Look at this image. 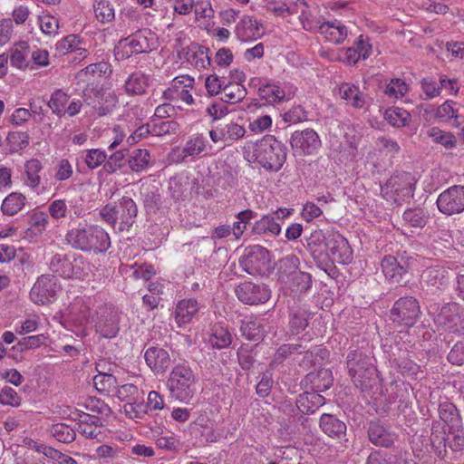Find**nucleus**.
Returning a JSON list of instances; mask_svg holds the SVG:
<instances>
[{
	"mask_svg": "<svg viewBox=\"0 0 464 464\" xmlns=\"http://www.w3.org/2000/svg\"><path fill=\"white\" fill-rule=\"evenodd\" d=\"M403 220L409 224L411 227L421 228L426 225L427 222V215L424 209L417 208H409L404 211L402 215Z\"/></svg>",
	"mask_w": 464,
	"mask_h": 464,
	"instance_id": "53",
	"label": "nucleus"
},
{
	"mask_svg": "<svg viewBox=\"0 0 464 464\" xmlns=\"http://www.w3.org/2000/svg\"><path fill=\"white\" fill-rule=\"evenodd\" d=\"M242 335L253 342H258L264 337V326L257 320L243 321L240 326Z\"/></svg>",
	"mask_w": 464,
	"mask_h": 464,
	"instance_id": "41",
	"label": "nucleus"
},
{
	"mask_svg": "<svg viewBox=\"0 0 464 464\" xmlns=\"http://www.w3.org/2000/svg\"><path fill=\"white\" fill-rule=\"evenodd\" d=\"M459 107L457 102L453 101H446L443 104L439 106L435 111V118H437L440 121H450L454 119L458 121L459 118ZM455 126H459V122L456 121L454 123Z\"/></svg>",
	"mask_w": 464,
	"mask_h": 464,
	"instance_id": "40",
	"label": "nucleus"
},
{
	"mask_svg": "<svg viewBox=\"0 0 464 464\" xmlns=\"http://www.w3.org/2000/svg\"><path fill=\"white\" fill-rule=\"evenodd\" d=\"M340 96L355 108H362L365 100L359 88L351 83H343L339 88Z\"/></svg>",
	"mask_w": 464,
	"mask_h": 464,
	"instance_id": "32",
	"label": "nucleus"
},
{
	"mask_svg": "<svg viewBox=\"0 0 464 464\" xmlns=\"http://www.w3.org/2000/svg\"><path fill=\"white\" fill-rule=\"evenodd\" d=\"M290 330L293 334H297L307 326V315L304 311L293 312L289 320Z\"/></svg>",
	"mask_w": 464,
	"mask_h": 464,
	"instance_id": "62",
	"label": "nucleus"
},
{
	"mask_svg": "<svg viewBox=\"0 0 464 464\" xmlns=\"http://www.w3.org/2000/svg\"><path fill=\"white\" fill-rule=\"evenodd\" d=\"M151 134L154 136H162L175 133L179 124L174 121L157 122L156 119L151 121Z\"/></svg>",
	"mask_w": 464,
	"mask_h": 464,
	"instance_id": "60",
	"label": "nucleus"
},
{
	"mask_svg": "<svg viewBox=\"0 0 464 464\" xmlns=\"http://www.w3.org/2000/svg\"><path fill=\"white\" fill-rule=\"evenodd\" d=\"M147 365L156 373H163L170 364L169 353L160 347L151 346L145 351Z\"/></svg>",
	"mask_w": 464,
	"mask_h": 464,
	"instance_id": "17",
	"label": "nucleus"
},
{
	"mask_svg": "<svg viewBox=\"0 0 464 464\" xmlns=\"http://www.w3.org/2000/svg\"><path fill=\"white\" fill-rule=\"evenodd\" d=\"M29 135L27 132L12 131L6 137L7 146L10 153H15L24 150L29 145Z\"/></svg>",
	"mask_w": 464,
	"mask_h": 464,
	"instance_id": "52",
	"label": "nucleus"
},
{
	"mask_svg": "<svg viewBox=\"0 0 464 464\" xmlns=\"http://www.w3.org/2000/svg\"><path fill=\"white\" fill-rule=\"evenodd\" d=\"M138 207L134 200L129 197H122L114 205L107 204L100 210V216L106 223L118 230L129 231L135 222Z\"/></svg>",
	"mask_w": 464,
	"mask_h": 464,
	"instance_id": "4",
	"label": "nucleus"
},
{
	"mask_svg": "<svg viewBox=\"0 0 464 464\" xmlns=\"http://www.w3.org/2000/svg\"><path fill=\"white\" fill-rule=\"evenodd\" d=\"M58 280L53 275H42L30 291L31 300L37 304H47L55 300Z\"/></svg>",
	"mask_w": 464,
	"mask_h": 464,
	"instance_id": "11",
	"label": "nucleus"
},
{
	"mask_svg": "<svg viewBox=\"0 0 464 464\" xmlns=\"http://www.w3.org/2000/svg\"><path fill=\"white\" fill-rule=\"evenodd\" d=\"M69 101V95L61 89L55 90L47 102L48 107L57 117L65 115V105Z\"/></svg>",
	"mask_w": 464,
	"mask_h": 464,
	"instance_id": "45",
	"label": "nucleus"
},
{
	"mask_svg": "<svg viewBox=\"0 0 464 464\" xmlns=\"http://www.w3.org/2000/svg\"><path fill=\"white\" fill-rule=\"evenodd\" d=\"M304 349L305 345L302 343L283 344L277 349L275 354V361L281 362L291 354H302Z\"/></svg>",
	"mask_w": 464,
	"mask_h": 464,
	"instance_id": "57",
	"label": "nucleus"
},
{
	"mask_svg": "<svg viewBox=\"0 0 464 464\" xmlns=\"http://www.w3.org/2000/svg\"><path fill=\"white\" fill-rule=\"evenodd\" d=\"M93 383L100 392H109L111 389L116 388L117 379L111 374L100 373L93 378Z\"/></svg>",
	"mask_w": 464,
	"mask_h": 464,
	"instance_id": "59",
	"label": "nucleus"
},
{
	"mask_svg": "<svg viewBox=\"0 0 464 464\" xmlns=\"http://www.w3.org/2000/svg\"><path fill=\"white\" fill-rule=\"evenodd\" d=\"M427 135L433 142L444 146L446 149H452L457 144L456 137L450 131H444L438 127L428 130Z\"/></svg>",
	"mask_w": 464,
	"mask_h": 464,
	"instance_id": "46",
	"label": "nucleus"
},
{
	"mask_svg": "<svg viewBox=\"0 0 464 464\" xmlns=\"http://www.w3.org/2000/svg\"><path fill=\"white\" fill-rule=\"evenodd\" d=\"M209 52V49L203 45L191 44L186 51V59L197 68H207L211 64Z\"/></svg>",
	"mask_w": 464,
	"mask_h": 464,
	"instance_id": "26",
	"label": "nucleus"
},
{
	"mask_svg": "<svg viewBox=\"0 0 464 464\" xmlns=\"http://www.w3.org/2000/svg\"><path fill=\"white\" fill-rule=\"evenodd\" d=\"M49 431L56 440L63 443H71L76 438L75 430L65 423L53 424Z\"/></svg>",
	"mask_w": 464,
	"mask_h": 464,
	"instance_id": "50",
	"label": "nucleus"
},
{
	"mask_svg": "<svg viewBox=\"0 0 464 464\" xmlns=\"http://www.w3.org/2000/svg\"><path fill=\"white\" fill-rule=\"evenodd\" d=\"M196 376L187 364L176 365L168 380V387L173 398L188 402L196 392Z\"/></svg>",
	"mask_w": 464,
	"mask_h": 464,
	"instance_id": "5",
	"label": "nucleus"
},
{
	"mask_svg": "<svg viewBox=\"0 0 464 464\" xmlns=\"http://www.w3.org/2000/svg\"><path fill=\"white\" fill-rule=\"evenodd\" d=\"M47 337L44 334L30 335L20 339L16 344L12 346L11 351L14 353H24L27 350L36 349L45 344Z\"/></svg>",
	"mask_w": 464,
	"mask_h": 464,
	"instance_id": "42",
	"label": "nucleus"
},
{
	"mask_svg": "<svg viewBox=\"0 0 464 464\" xmlns=\"http://www.w3.org/2000/svg\"><path fill=\"white\" fill-rule=\"evenodd\" d=\"M65 240L72 248L82 252L103 253L111 246L109 234L102 227L94 225L70 229Z\"/></svg>",
	"mask_w": 464,
	"mask_h": 464,
	"instance_id": "2",
	"label": "nucleus"
},
{
	"mask_svg": "<svg viewBox=\"0 0 464 464\" xmlns=\"http://www.w3.org/2000/svg\"><path fill=\"white\" fill-rule=\"evenodd\" d=\"M261 24L252 16L245 15L237 24L235 33L241 42L256 40L261 37Z\"/></svg>",
	"mask_w": 464,
	"mask_h": 464,
	"instance_id": "18",
	"label": "nucleus"
},
{
	"mask_svg": "<svg viewBox=\"0 0 464 464\" xmlns=\"http://www.w3.org/2000/svg\"><path fill=\"white\" fill-rule=\"evenodd\" d=\"M408 91V86L401 79H392L385 88V94L391 98L402 97Z\"/></svg>",
	"mask_w": 464,
	"mask_h": 464,
	"instance_id": "63",
	"label": "nucleus"
},
{
	"mask_svg": "<svg viewBox=\"0 0 464 464\" xmlns=\"http://www.w3.org/2000/svg\"><path fill=\"white\" fill-rule=\"evenodd\" d=\"M396 362L398 369L405 376L418 379L419 375L422 373L420 366L405 355L399 356Z\"/></svg>",
	"mask_w": 464,
	"mask_h": 464,
	"instance_id": "54",
	"label": "nucleus"
},
{
	"mask_svg": "<svg viewBox=\"0 0 464 464\" xmlns=\"http://www.w3.org/2000/svg\"><path fill=\"white\" fill-rule=\"evenodd\" d=\"M148 84V77L140 72H135L126 81L125 89L128 93L142 94L145 92Z\"/></svg>",
	"mask_w": 464,
	"mask_h": 464,
	"instance_id": "44",
	"label": "nucleus"
},
{
	"mask_svg": "<svg viewBox=\"0 0 464 464\" xmlns=\"http://www.w3.org/2000/svg\"><path fill=\"white\" fill-rule=\"evenodd\" d=\"M208 145L207 138L203 134H195L189 137L184 148L177 155L176 161L183 162L188 157L195 158L204 152Z\"/></svg>",
	"mask_w": 464,
	"mask_h": 464,
	"instance_id": "20",
	"label": "nucleus"
},
{
	"mask_svg": "<svg viewBox=\"0 0 464 464\" xmlns=\"http://www.w3.org/2000/svg\"><path fill=\"white\" fill-rule=\"evenodd\" d=\"M384 187L397 194L401 192H405V195L412 194L411 175L409 172L395 173L386 181Z\"/></svg>",
	"mask_w": 464,
	"mask_h": 464,
	"instance_id": "28",
	"label": "nucleus"
},
{
	"mask_svg": "<svg viewBox=\"0 0 464 464\" xmlns=\"http://www.w3.org/2000/svg\"><path fill=\"white\" fill-rule=\"evenodd\" d=\"M72 256L57 253L49 262V269L52 273L63 278H69Z\"/></svg>",
	"mask_w": 464,
	"mask_h": 464,
	"instance_id": "31",
	"label": "nucleus"
},
{
	"mask_svg": "<svg viewBox=\"0 0 464 464\" xmlns=\"http://www.w3.org/2000/svg\"><path fill=\"white\" fill-rule=\"evenodd\" d=\"M319 425L323 432L331 438L341 440L346 435V424L333 414H322Z\"/></svg>",
	"mask_w": 464,
	"mask_h": 464,
	"instance_id": "21",
	"label": "nucleus"
},
{
	"mask_svg": "<svg viewBox=\"0 0 464 464\" xmlns=\"http://www.w3.org/2000/svg\"><path fill=\"white\" fill-rule=\"evenodd\" d=\"M240 265L246 273L253 276H268L273 270L270 252L259 245L245 249Z\"/></svg>",
	"mask_w": 464,
	"mask_h": 464,
	"instance_id": "6",
	"label": "nucleus"
},
{
	"mask_svg": "<svg viewBox=\"0 0 464 464\" xmlns=\"http://www.w3.org/2000/svg\"><path fill=\"white\" fill-rule=\"evenodd\" d=\"M237 360L240 367L244 371H249L254 367L256 362V353L253 348L247 344L241 345L237 353Z\"/></svg>",
	"mask_w": 464,
	"mask_h": 464,
	"instance_id": "55",
	"label": "nucleus"
},
{
	"mask_svg": "<svg viewBox=\"0 0 464 464\" xmlns=\"http://www.w3.org/2000/svg\"><path fill=\"white\" fill-rule=\"evenodd\" d=\"M448 271L439 266H430L425 269L421 276V282L428 286L440 288L448 284L449 276Z\"/></svg>",
	"mask_w": 464,
	"mask_h": 464,
	"instance_id": "27",
	"label": "nucleus"
},
{
	"mask_svg": "<svg viewBox=\"0 0 464 464\" xmlns=\"http://www.w3.org/2000/svg\"><path fill=\"white\" fill-rule=\"evenodd\" d=\"M29 53V44L27 42H20L16 47L11 51L9 56L10 63L12 66L18 69H24L28 66L26 56Z\"/></svg>",
	"mask_w": 464,
	"mask_h": 464,
	"instance_id": "47",
	"label": "nucleus"
},
{
	"mask_svg": "<svg viewBox=\"0 0 464 464\" xmlns=\"http://www.w3.org/2000/svg\"><path fill=\"white\" fill-rule=\"evenodd\" d=\"M284 285L291 289L293 293H305L312 286L311 275L306 272L299 270L297 273L294 274V276L289 279V283H285Z\"/></svg>",
	"mask_w": 464,
	"mask_h": 464,
	"instance_id": "33",
	"label": "nucleus"
},
{
	"mask_svg": "<svg viewBox=\"0 0 464 464\" xmlns=\"http://www.w3.org/2000/svg\"><path fill=\"white\" fill-rule=\"evenodd\" d=\"M259 96L266 102L275 103L284 100L285 93L275 83L263 84L258 88Z\"/></svg>",
	"mask_w": 464,
	"mask_h": 464,
	"instance_id": "49",
	"label": "nucleus"
},
{
	"mask_svg": "<svg viewBox=\"0 0 464 464\" xmlns=\"http://www.w3.org/2000/svg\"><path fill=\"white\" fill-rule=\"evenodd\" d=\"M421 315L419 301L413 296H403L393 304L390 319L399 325L411 327Z\"/></svg>",
	"mask_w": 464,
	"mask_h": 464,
	"instance_id": "8",
	"label": "nucleus"
},
{
	"mask_svg": "<svg viewBox=\"0 0 464 464\" xmlns=\"http://www.w3.org/2000/svg\"><path fill=\"white\" fill-rule=\"evenodd\" d=\"M412 263V257L400 256L398 258L393 256H385L381 262V266L387 279L400 283L403 276L410 271Z\"/></svg>",
	"mask_w": 464,
	"mask_h": 464,
	"instance_id": "15",
	"label": "nucleus"
},
{
	"mask_svg": "<svg viewBox=\"0 0 464 464\" xmlns=\"http://www.w3.org/2000/svg\"><path fill=\"white\" fill-rule=\"evenodd\" d=\"M235 291L237 298L246 304H264L270 298V290L265 284L246 281L239 284Z\"/></svg>",
	"mask_w": 464,
	"mask_h": 464,
	"instance_id": "14",
	"label": "nucleus"
},
{
	"mask_svg": "<svg viewBox=\"0 0 464 464\" xmlns=\"http://www.w3.org/2000/svg\"><path fill=\"white\" fill-rule=\"evenodd\" d=\"M365 429L369 441L375 447L390 449L397 440L391 427L379 419L367 422Z\"/></svg>",
	"mask_w": 464,
	"mask_h": 464,
	"instance_id": "13",
	"label": "nucleus"
},
{
	"mask_svg": "<svg viewBox=\"0 0 464 464\" xmlns=\"http://www.w3.org/2000/svg\"><path fill=\"white\" fill-rule=\"evenodd\" d=\"M221 100L227 103H237L246 95V89L238 82H228L222 88Z\"/></svg>",
	"mask_w": 464,
	"mask_h": 464,
	"instance_id": "38",
	"label": "nucleus"
},
{
	"mask_svg": "<svg viewBox=\"0 0 464 464\" xmlns=\"http://www.w3.org/2000/svg\"><path fill=\"white\" fill-rule=\"evenodd\" d=\"M439 415L442 421L450 425L452 428L459 423V411L456 406L449 401L440 403Z\"/></svg>",
	"mask_w": 464,
	"mask_h": 464,
	"instance_id": "51",
	"label": "nucleus"
},
{
	"mask_svg": "<svg viewBox=\"0 0 464 464\" xmlns=\"http://www.w3.org/2000/svg\"><path fill=\"white\" fill-rule=\"evenodd\" d=\"M25 205V197L17 192L9 194L3 201L1 210L4 215L14 216L17 214Z\"/></svg>",
	"mask_w": 464,
	"mask_h": 464,
	"instance_id": "36",
	"label": "nucleus"
},
{
	"mask_svg": "<svg viewBox=\"0 0 464 464\" xmlns=\"http://www.w3.org/2000/svg\"><path fill=\"white\" fill-rule=\"evenodd\" d=\"M325 257H331L334 262L346 265L353 260V250L347 239L335 230H327Z\"/></svg>",
	"mask_w": 464,
	"mask_h": 464,
	"instance_id": "10",
	"label": "nucleus"
},
{
	"mask_svg": "<svg viewBox=\"0 0 464 464\" xmlns=\"http://www.w3.org/2000/svg\"><path fill=\"white\" fill-rule=\"evenodd\" d=\"M93 11L96 19L102 24L110 23L115 18L114 7L110 0H94Z\"/></svg>",
	"mask_w": 464,
	"mask_h": 464,
	"instance_id": "39",
	"label": "nucleus"
},
{
	"mask_svg": "<svg viewBox=\"0 0 464 464\" xmlns=\"http://www.w3.org/2000/svg\"><path fill=\"white\" fill-rule=\"evenodd\" d=\"M198 311V304L195 299L181 300L175 309L176 322L179 326L188 324Z\"/></svg>",
	"mask_w": 464,
	"mask_h": 464,
	"instance_id": "29",
	"label": "nucleus"
},
{
	"mask_svg": "<svg viewBox=\"0 0 464 464\" xmlns=\"http://www.w3.org/2000/svg\"><path fill=\"white\" fill-rule=\"evenodd\" d=\"M212 331L213 333L208 340V343L212 347L217 349H224L231 344L232 335L227 328L216 325Z\"/></svg>",
	"mask_w": 464,
	"mask_h": 464,
	"instance_id": "43",
	"label": "nucleus"
},
{
	"mask_svg": "<svg viewBox=\"0 0 464 464\" xmlns=\"http://www.w3.org/2000/svg\"><path fill=\"white\" fill-rule=\"evenodd\" d=\"M384 118L393 127L406 126L411 121V114L404 109L395 107L386 110Z\"/></svg>",
	"mask_w": 464,
	"mask_h": 464,
	"instance_id": "48",
	"label": "nucleus"
},
{
	"mask_svg": "<svg viewBox=\"0 0 464 464\" xmlns=\"http://www.w3.org/2000/svg\"><path fill=\"white\" fill-rule=\"evenodd\" d=\"M123 411L130 419H142L148 412L147 406L136 401L125 403Z\"/></svg>",
	"mask_w": 464,
	"mask_h": 464,
	"instance_id": "64",
	"label": "nucleus"
},
{
	"mask_svg": "<svg viewBox=\"0 0 464 464\" xmlns=\"http://www.w3.org/2000/svg\"><path fill=\"white\" fill-rule=\"evenodd\" d=\"M89 264L81 255L72 256L69 278H84L88 275Z\"/></svg>",
	"mask_w": 464,
	"mask_h": 464,
	"instance_id": "56",
	"label": "nucleus"
},
{
	"mask_svg": "<svg viewBox=\"0 0 464 464\" xmlns=\"http://www.w3.org/2000/svg\"><path fill=\"white\" fill-rule=\"evenodd\" d=\"M150 155L145 149H136L130 154L127 162L130 169L134 172L145 170L150 163Z\"/></svg>",
	"mask_w": 464,
	"mask_h": 464,
	"instance_id": "35",
	"label": "nucleus"
},
{
	"mask_svg": "<svg viewBox=\"0 0 464 464\" xmlns=\"http://www.w3.org/2000/svg\"><path fill=\"white\" fill-rule=\"evenodd\" d=\"M80 40L75 34H69L59 41L56 44V49L61 54H65L75 50L81 51L80 54L86 53L85 49L77 48Z\"/></svg>",
	"mask_w": 464,
	"mask_h": 464,
	"instance_id": "58",
	"label": "nucleus"
},
{
	"mask_svg": "<svg viewBox=\"0 0 464 464\" xmlns=\"http://www.w3.org/2000/svg\"><path fill=\"white\" fill-rule=\"evenodd\" d=\"M299 258L295 255H288L282 258L277 272L278 281L283 285L289 283L294 274L299 271Z\"/></svg>",
	"mask_w": 464,
	"mask_h": 464,
	"instance_id": "30",
	"label": "nucleus"
},
{
	"mask_svg": "<svg viewBox=\"0 0 464 464\" xmlns=\"http://www.w3.org/2000/svg\"><path fill=\"white\" fill-rule=\"evenodd\" d=\"M346 364L353 382L361 392H370L378 389L377 370L369 356L359 350L351 351Z\"/></svg>",
	"mask_w": 464,
	"mask_h": 464,
	"instance_id": "3",
	"label": "nucleus"
},
{
	"mask_svg": "<svg viewBox=\"0 0 464 464\" xmlns=\"http://www.w3.org/2000/svg\"><path fill=\"white\" fill-rule=\"evenodd\" d=\"M126 161L123 151H116L105 160L103 169L108 173H114L121 169L125 165Z\"/></svg>",
	"mask_w": 464,
	"mask_h": 464,
	"instance_id": "61",
	"label": "nucleus"
},
{
	"mask_svg": "<svg viewBox=\"0 0 464 464\" xmlns=\"http://www.w3.org/2000/svg\"><path fill=\"white\" fill-rule=\"evenodd\" d=\"M153 34L150 29H140L119 41L117 55L127 59L132 55L150 53L153 49Z\"/></svg>",
	"mask_w": 464,
	"mask_h": 464,
	"instance_id": "7",
	"label": "nucleus"
},
{
	"mask_svg": "<svg viewBox=\"0 0 464 464\" xmlns=\"http://www.w3.org/2000/svg\"><path fill=\"white\" fill-rule=\"evenodd\" d=\"M304 382L306 385H310V389L313 392H325L328 390L334 382L332 372L329 369H320L317 372H311L304 377Z\"/></svg>",
	"mask_w": 464,
	"mask_h": 464,
	"instance_id": "19",
	"label": "nucleus"
},
{
	"mask_svg": "<svg viewBox=\"0 0 464 464\" xmlns=\"http://www.w3.org/2000/svg\"><path fill=\"white\" fill-rule=\"evenodd\" d=\"M318 31L327 41L333 44H340L347 36L346 27L338 20L323 23Z\"/></svg>",
	"mask_w": 464,
	"mask_h": 464,
	"instance_id": "25",
	"label": "nucleus"
},
{
	"mask_svg": "<svg viewBox=\"0 0 464 464\" xmlns=\"http://www.w3.org/2000/svg\"><path fill=\"white\" fill-rule=\"evenodd\" d=\"M327 231L324 233L322 230L317 229L311 233L305 239L306 248L309 250L314 260H324L325 248H326Z\"/></svg>",
	"mask_w": 464,
	"mask_h": 464,
	"instance_id": "24",
	"label": "nucleus"
},
{
	"mask_svg": "<svg viewBox=\"0 0 464 464\" xmlns=\"http://www.w3.org/2000/svg\"><path fill=\"white\" fill-rule=\"evenodd\" d=\"M244 159L268 171L277 172L286 160V147L273 135H266L243 148Z\"/></svg>",
	"mask_w": 464,
	"mask_h": 464,
	"instance_id": "1",
	"label": "nucleus"
},
{
	"mask_svg": "<svg viewBox=\"0 0 464 464\" xmlns=\"http://www.w3.org/2000/svg\"><path fill=\"white\" fill-rule=\"evenodd\" d=\"M294 150H300L304 154H312L321 147V140L313 129L295 131L290 139Z\"/></svg>",
	"mask_w": 464,
	"mask_h": 464,
	"instance_id": "16",
	"label": "nucleus"
},
{
	"mask_svg": "<svg viewBox=\"0 0 464 464\" xmlns=\"http://www.w3.org/2000/svg\"><path fill=\"white\" fill-rule=\"evenodd\" d=\"M434 321L444 331L464 334V309L457 303L442 305Z\"/></svg>",
	"mask_w": 464,
	"mask_h": 464,
	"instance_id": "9",
	"label": "nucleus"
},
{
	"mask_svg": "<svg viewBox=\"0 0 464 464\" xmlns=\"http://www.w3.org/2000/svg\"><path fill=\"white\" fill-rule=\"evenodd\" d=\"M43 169V165L38 159H31L24 164V183L32 188H37L41 183L39 173Z\"/></svg>",
	"mask_w": 464,
	"mask_h": 464,
	"instance_id": "34",
	"label": "nucleus"
},
{
	"mask_svg": "<svg viewBox=\"0 0 464 464\" xmlns=\"http://www.w3.org/2000/svg\"><path fill=\"white\" fill-rule=\"evenodd\" d=\"M438 209L452 216L464 211V186H452L441 192L437 198Z\"/></svg>",
	"mask_w": 464,
	"mask_h": 464,
	"instance_id": "12",
	"label": "nucleus"
},
{
	"mask_svg": "<svg viewBox=\"0 0 464 464\" xmlns=\"http://www.w3.org/2000/svg\"><path fill=\"white\" fill-rule=\"evenodd\" d=\"M96 332L105 338H113L119 332L118 319L115 314L102 316L96 324Z\"/></svg>",
	"mask_w": 464,
	"mask_h": 464,
	"instance_id": "37",
	"label": "nucleus"
},
{
	"mask_svg": "<svg viewBox=\"0 0 464 464\" xmlns=\"http://www.w3.org/2000/svg\"><path fill=\"white\" fill-rule=\"evenodd\" d=\"M251 232L258 236L276 237L281 233V225L269 213L254 222Z\"/></svg>",
	"mask_w": 464,
	"mask_h": 464,
	"instance_id": "23",
	"label": "nucleus"
},
{
	"mask_svg": "<svg viewBox=\"0 0 464 464\" xmlns=\"http://www.w3.org/2000/svg\"><path fill=\"white\" fill-rule=\"evenodd\" d=\"M324 403L325 398L313 392H304L296 399V407L303 414H313Z\"/></svg>",
	"mask_w": 464,
	"mask_h": 464,
	"instance_id": "22",
	"label": "nucleus"
}]
</instances>
